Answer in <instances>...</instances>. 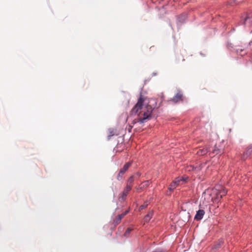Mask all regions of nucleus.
<instances>
[{"mask_svg": "<svg viewBox=\"0 0 252 252\" xmlns=\"http://www.w3.org/2000/svg\"><path fill=\"white\" fill-rule=\"evenodd\" d=\"M220 187H216V189L219 191L217 195V199H219L222 197L223 196H224L227 193V190L224 189H221L220 190L219 189Z\"/></svg>", "mask_w": 252, "mask_h": 252, "instance_id": "obj_5", "label": "nucleus"}, {"mask_svg": "<svg viewBox=\"0 0 252 252\" xmlns=\"http://www.w3.org/2000/svg\"><path fill=\"white\" fill-rule=\"evenodd\" d=\"M131 230H132V228H128L126 230V231L125 233H124V235L125 236H126H126H127V235H128L130 233V232L131 231Z\"/></svg>", "mask_w": 252, "mask_h": 252, "instance_id": "obj_19", "label": "nucleus"}, {"mask_svg": "<svg viewBox=\"0 0 252 252\" xmlns=\"http://www.w3.org/2000/svg\"><path fill=\"white\" fill-rule=\"evenodd\" d=\"M248 20V18H246L245 21H247V20Z\"/></svg>", "mask_w": 252, "mask_h": 252, "instance_id": "obj_26", "label": "nucleus"}, {"mask_svg": "<svg viewBox=\"0 0 252 252\" xmlns=\"http://www.w3.org/2000/svg\"><path fill=\"white\" fill-rule=\"evenodd\" d=\"M181 181V179H176L175 181H174L173 182H172L170 184V185L168 188V189L170 191H173L176 188V187L179 185V182Z\"/></svg>", "mask_w": 252, "mask_h": 252, "instance_id": "obj_7", "label": "nucleus"}, {"mask_svg": "<svg viewBox=\"0 0 252 252\" xmlns=\"http://www.w3.org/2000/svg\"><path fill=\"white\" fill-rule=\"evenodd\" d=\"M148 204H149V201H145L143 205H142L140 206L139 209L142 210V209L146 208L147 207V206L148 205Z\"/></svg>", "mask_w": 252, "mask_h": 252, "instance_id": "obj_17", "label": "nucleus"}, {"mask_svg": "<svg viewBox=\"0 0 252 252\" xmlns=\"http://www.w3.org/2000/svg\"><path fill=\"white\" fill-rule=\"evenodd\" d=\"M131 163L130 162H128L126 163L123 166V167L120 170V174H124L126 172L128 168L131 165Z\"/></svg>", "mask_w": 252, "mask_h": 252, "instance_id": "obj_8", "label": "nucleus"}, {"mask_svg": "<svg viewBox=\"0 0 252 252\" xmlns=\"http://www.w3.org/2000/svg\"><path fill=\"white\" fill-rule=\"evenodd\" d=\"M220 153V150L217 148L216 146H215L214 149L210 154L217 155Z\"/></svg>", "mask_w": 252, "mask_h": 252, "instance_id": "obj_14", "label": "nucleus"}, {"mask_svg": "<svg viewBox=\"0 0 252 252\" xmlns=\"http://www.w3.org/2000/svg\"><path fill=\"white\" fill-rule=\"evenodd\" d=\"M135 180H137V178L134 176L130 177L127 181L126 186H130V188H131L133 182Z\"/></svg>", "mask_w": 252, "mask_h": 252, "instance_id": "obj_10", "label": "nucleus"}, {"mask_svg": "<svg viewBox=\"0 0 252 252\" xmlns=\"http://www.w3.org/2000/svg\"><path fill=\"white\" fill-rule=\"evenodd\" d=\"M131 189L130 186H126V188L123 192L122 196L120 197V199L124 201L126 200L128 192Z\"/></svg>", "mask_w": 252, "mask_h": 252, "instance_id": "obj_4", "label": "nucleus"}, {"mask_svg": "<svg viewBox=\"0 0 252 252\" xmlns=\"http://www.w3.org/2000/svg\"><path fill=\"white\" fill-rule=\"evenodd\" d=\"M204 214L205 212L203 210H199L196 212V214L194 217V219L197 220H200L202 219Z\"/></svg>", "mask_w": 252, "mask_h": 252, "instance_id": "obj_6", "label": "nucleus"}, {"mask_svg": "<svg viewBox=\"0 0 252 252\" xmlns=\"http://www.w3.org/2000/svg\"><path fill=\"white\" fill-rule=\"evenodd\" d=\"M129 212V210H126L125 212H124V214L126 215Z\"/></svg>", "mask_w": 252, "mask_h": 252, "instance_id": "obj_24", "label": "nucleus"}, {"mask_svg": "<svg viewBox=\"0 0 252 252\" xmlns=\"http://www.w3.org/2000/svg\"><path fill=\"white\" fill-rule=\"evenodd\" d=\"M153 212L152 211L150 212L144 218V221L145 222H148L151 219Z\"/></svg>", "mask_w": 252, "mask_h": 252, "instance_id": "obj_13", "label": "nucleus"}, {"mask_svg": "<svg viewBox=\"0 0 252 252\" xmlns=\"http://www.w3.org/2000/svg\"><path fill=\"white\" fill-rule=\"evenodd\" d=\"M252 153V146H249L244 154V158H247Z\"/></svg>", "mask_w": 252, "mask_h": 252, "instance_id": "obj_11", "label": "nucleus"}, {"mask_svg": "<svg viewBox=\"0 0 252 252\" xmlns=\"http://www.w3.org/2000/svg\"><path fill=\"white\" fill-rule=\"evenodd\" d=\"M152 252H164L161 250H156L155 251H153Z\"/></svg>", "mask_w": 252, "mask_h": 252, "instance_id": "obj_23", "label": "nucleus"}, {"mask_svg": "<svg viewBox=\"0 0 252 252\" xmlns=\"http://www.w3.org/2000/svg\"><path fill=\"white\" fill-rule=\"evenodd\" d=\"M223 243V242L222 240H220L219 242V244L216 246V248H219L220 247Z\"/></svg>", "mask_w": 252, "mask_h": 252, "instance_id": "obj_21", "label": "nucleus"}, {"mask_svg": "<svg viewBox=\"0 0 252 252\" xmlns=\"http://www.w3.org/2000/svg\"><path fill=\"white\" fill-rule=\"evenodd\" d=\"M123 218L124 217L121 214L119 215L116 219V222L119 223Z\"/></svg>", "mask_w": 252, "mask_h": 252, "instance_id": "obj_18", "label": "nucleus"}, {"mask_svg": "<svg viewBox=\"0 0 252 252\" xmlns=\"http://www.w3.org/2000/svg\"><path fill=\"white\" fill-rule=\"evenodd\" d=\"M147 97H144L141 93L140 94L139 98L134 108L131 110V114L132 115H136L138 113L143 107V102L146 100Z\"/></svg>", "mask_w": 252, "mask_h": 252, "instance_id": "obj_1", "label": "nucleus"}, {"mask_svg": "<svg viewBox=\"0 0 252 252\" xmlns=\"http://www.w3.org/2000/svg\"><path fill=\"white\" fill-rule=\"evenodd\" d=\"M141 173L139 172H137L134 176L137 179L138 177L140 176Z\"/></svg>", "mask_w": 252, "mask_h": 252, "instance_id": "obj_22", "label": "nucleus"}, {"mask_svg": "<svg viewBox=\"0 0 252 252\" xmlns=\"http://www.w3.org/2000/svg\"><path fill=\"white\" fill-rule=\"evenodd\" d=\"M150 185V181L147 180L142 183L140 188H145L149 186Z\"/></svg>", "mask_w": 252, "mask_h": 252, "instance_id": "obj_16", "label": "nucleus"}, {"mask_svg": "<svg viewBox=\"0 0 252 252\" xmlns=\"http://www.w3.org/2000/svg\"><path fill=\"white\" fill-rule=\"evenodd\" d=\"M145 107L147 111L144 112L143 117L140 118L138 120V122L140 124L145 123L146 120H149L151 118V114L154 110V108L149 105H147Z\"/></svg>", "mask_w": 252, "mask_h": 252, "instance_id": "obj_2", "label": "nucleus"}, {"mask_svg": "<svg viewBox=\"0 0 252 252\" xmlns=\"http://www.w3.org/2000/svg\"><path fill=\"white\" fill-rule=\"evenodd\" d=\"M122 175L123 174H120V172H119V173L118 174V176H117V179L118 180H122Z\"/></svg>", "mask_w": 252, "mask_h": 252, "instance_id": "obj_20", "label": "nucleus"}, {"mask_svg": "<svg viewBox=\"0 0 252 252\" xmlns=\"http://www.w3.org/2000/svg\"><path fill=\"white\" fill-rule=\"evenodd\" d=\"M121 215H122L124 217L126 216V215L124 214V213H123L121 214Z\"/></svg>", "mask_w": 252, "mask_h": 252, "instance_id": "obj_25", "label": "nucleus"}, {"mask_svg": "<svg viewBox=\"0 0 252 252\" xmlns=\"http://www.w3.org/2000/svg\"><path fill=\"white\" fill-rule=\"evenodd\" d=\"M182 94L179 92L173 97V98L170 99V101H172L174 103H176L182 100Z\"/></svg>", "mask_w": 252, "mask_h": 252, "instance_id": "obj_3", "label": "nucleus"}, {"mask_svg": "<svg viewBox=\"0 0 252 252\" xmlns=\"http://www.w3.org/2000/svg\"><path fill=\"white\" fill-rule=\"evenodd\" d=\"M205 164V163L201 164L198 166H194L193 165H191L190 166V169H189V170L190 171V170H192L196 171H200L203 167Z\"/></svg>", "mask_w": 252, "mask_h": 252, "instance_id": "obj_9", "label": "nucleus"}, {"mask_svg": "<svg viewBox=\"0 0 252 252\" xmlns=\"http://www.w3.org/2000/svg\"><path fill=\"white\" fill-rule=\"evenodd\" d=\"M115 134V131L113 128H110L109 129V135L108 136V139H110V138L114 136Z\"/></svg>", "mask_w": 252, "mask_h": 252, "instance_id": "obj_15", "label": "nucleus"}, {"mask_svg": "<svg viewBox=\"0 0 252 252\" xmlns=\"http://www.w3.org/2000/svg\"><path fill=\"white\" fill-rule=\"evenodd\" d=\"M208 152V150L207 148H206V149L203 148L202 149H199V150H198L196 154L198 156H203V155H205L206 154H207Z\"/></svg>", "mask_w": 252, "mask_h": 252, "instance_id": "obj_12", "label": "nucleus"}]
</instances>
